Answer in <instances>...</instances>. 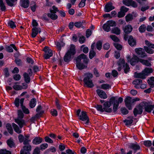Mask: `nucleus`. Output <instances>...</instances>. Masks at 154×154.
I'll return each instance as SVG.
<instances>
[{"label": "nucleus", "instance_id": "nucleus-1", "mask_svg": "<svg viewBox=\"0 0 154 154\" xmlns=\"http://www.w3.org/2000/svg\"><path fill=\"white\" fill-rule=\"evenodd\" d=\"M76 53L75 45L72 44H71L69 49L67 51L64 56L63 60H60L59 64L61 65H62L64 62H65V63L67 64L69 63L73 58Z\"/></svg>", "mask_w": 154, "mask_h": 154}, {"label": "nucleus", "instance_id": "nucleus-2", "mask_svg": "<svg viewBox=\"0 0 154 154\" xmlns=\"http://www.w3.org/2000/svg\"><path fill=\"white\" fill-rule=\"evenodd\" d=\"M76 67H87L89 59L84 54H80L75 59Z\"/></svg>", "mask_w": 154, "mask_h": 154}, {"label": "nucleus", "instance_id": "nucleus-3", "mask_svg": "<svg viewBox=\"0 0 154 154\" xmlns=\"http://www.w3.org/2000/svg\"><path fill=\"white\" fill-rule=\"evenodd\" d=\"M153 72V69L151 68H145L141 72H135L134 73V77L135 78H139L145 79L146 77Z\"/></svg>", "mask_w": 154, "mask_h": 154}, {"label": "nucleus", "instance_id": "nucleus-4", "mask_svg": "<svg viewBox=\"0 0 154 154\" xmlns=\"http://www.w3.org/2000/svg\"><path fill=\"white\" fill-rule=\"evenodd\" d=\"M84 76L83 82L84 84L87 87L93 88L94 86V85L91 79L93 76L92 74L90 72H86L84 73Z\"/></svg>", "mask_w": 154, "mask_h": 154}, {"label": "nucleus", "instance_id": "nucleus-5", "mask_svg": "<svg viewBox=\"0 0 154 154\" xmlns=\"http://www.w3.org/2000/svg\"><path fill=\"white\" fill-rule=\"evenodd\" d=\"M140 105L143 106V108H144L145 111L148 112H151L154 108V105H150L149 102L146 101H143L141 103Z\"/></svg>", "mask_w": 154, "mask_h": 154}, {"label": "nucleus", "instance_id": "nucleus-6", "mask_svg": "<svg viewBox=\"0 0 154 154\" xmlns=\"http://www.w3.org/2000/svg\"><path fill=\"white\" fill-rule=\"evenodd\" d=\"M127 59L128 61L130 62V64L132 66H134L137 63L139 62H140V59L137 56L134 55L133 57L131 58L130 56L127 57Z\"/></svg>", "mask_w": 154, "mask_h": 154}, {"label": "nucleus", "instance_id": "nucleus-7", "mask_svg": "<svg viewBox=\"0 0 154 154\" xmlns=\"http://www.w3.org/2000/svg\"><path fill=\"white\" fill-rule=\"evenodd\" d=\"M135 51L140 57L145 58L147 56V55L145 53L144 49L140 48H136L135 49Z\"/></svg>", "mask_w": 154, "mask_h": 154}, {"label": "nucleus", "instance_id": "nucleus-8", "mask_svg": "<svg viewBox=\"0 0 154 154\" xmlns=\"http://www.w3.org/2000/svg\"><path fill=\"white\" fill-rule=\"evenodd\" d=\"M123 4L127 6H131L134 8L137 6V3L132 0H123Z\"/></svg>", "mask_w": 154, "mask_h": 154}, {"label": "nucleus", "instance_id": "nucleus-9", "mask_svg": "<svg viewBox=\"0 0 154 154\" xmlns=\"http://www.w3.org/2000/svg\"><path fill=\"white\" fill-rule=\"evenodd\" d=\"M124 101L126 107L129 109H131L132 104L133 103L131 97L128 96L125 98Z\"/></svg>", "mask_w": 154, "mask_h": 154}, {"label": "nucleus", "instance_id": "nucleus-10", "mask_svg": "<svg viewBox=\"0 0 154 154\" xmlns=\"http://www.w3.org/2000/svg\"><path fill=\"white\" fill-rule=\"evenodd\" d=\"M79 119L82 121H86L85 123L86 125H88L89 123V118L87 115L86 112H82L81 115L79 116Z\"/></svg>", "mask_w": 154, "mask_h": 154}, {"label": "nucleus", "instance_id": "nucleus-11", "mask_svg": "<svg viewBox=\"0 0 154 154\" xmlns=\"http://www.w3.org/2000/svg\"><path fill=\"white\" fill-rule=\"evenodd\" d=\"M115 7L112 5V3L111 2H108L105 5L104 11L106 12H109L114 9Z\"/></svg>", "mask_w": 154, "mask_h": 154}, {"label": "nucleus", "instance_id": "nucleus-12", "mask_svg": "<svg viewBox=\"0 0 154 154\" xmlns=\"http://www.w3.org/2000/svg\"><path fill=\"white\" fill-rule=\"evenodd\" d=\"M31 150V145L28 144L23 147V149L20 151V154H30L29 151Z\"/></svg>", "mask_w": 154, "mask_h": 154}, {"label": "nucleus", "instance_id": "nucleus-13", "mask_svg": "<svg viewBox=\"0 0 154 154\" xmlns=\"http://www.w3.org/2000/svg\"><path fill=\"white\" fill-rule=\"evenodd\" d=\"M86 25V23L85 21L84 20L76 22L75 23V26L77 28L81 27L82 29H84L85 28V26Z\"/></svg>", "mask_w": 154, "mask_h": 154}, {"label": "nucleus", "instance_id": "nucleus-14", "mask_svg": "<svg viewBox=\"0 0 154 154\" xmlns=\"http://www.w3.org/2000/svg\"><path fill=\"white\" fill-rule=\"evenodd\" d=\"M117 64L119 66L118 67H129V65L125 62L124 59L120 58L117 62Z\"/></svg>", "mask_w": 154, "mask_h": 154}, {"label": "nucleus", "instance_id": "nucleus-15", "mask_svg": "<svg viewBox=\"0 0 154 154\" xmlns=\"http://www.w3.org/2000/svg\"><path fill=\"white\" fill-rule=\"evenodd\" d=\"M128 43L131 47H134L136 45L137 41L132 35H130L128 39Z\"/></svg>", "mask_w": 154, "mask_h": 154}, {"label": "nucleus", "instance_id": "nucleus-16", "mask_svg": "<svg viewBox=\"0 0 154 154\" xmlns=\"http://www.w3.org/2000/svg\"><path fill=\"white\" fill-rule=\"evenodd\" d=\"M143 106L140 105V103L138 106L135 108L133 111L134 115L136 116L137 114H141L143 112Z\"/></svg>", "mask_w": 154, "mask_h": 154}, {"label": "nucleus", "instance_id": "nucleus-17", "mask_svg": "<svg viewBox=\"0 0 154 154\" xmlns=\"http://www.w3.org/2000/svg\"><path fill=\"white\" fill-rule=\"evenodd\" d=\"M111 105L110 102L108 101H106L103 104L104 109L105 111L107 112H110L112 111L111 108H109Z\"/></svg>", "mask_w": 154, "mask_h": 154}, {"label": "nucleus", "instance_id": "nucleus-18", "mask_svg": "<svg viewBox=\"0 0 154 154\" xmlns=\"http://www.w3.org/2000/svg\"><path fill=\"white\" fill-rule=\"evenodd\" d=\"M97 93L98 96L101 98L106 99L107 96L105 92L103 90L98 89L96 91Z\"/></svg>", "mask_w": 154, "mask_h": 154}, {"label": "nucleus", "instance_id": "nucleus-19", "mask_svg": "<svg viewBox=\"0 0 154 154\" xmlns=\"http://www.w3.org/2000/svg\"><path fill=\"white\" fill-rule=\"evenodd\" d=\"M15 122L19 125L20 128H22L24 125H26L25 121L23 119L17 118L14 119Z\"/></svg>", "mask_w": 154, "mask_h": 154}, {"label": "nucleus", "instance_id": "nucleus-20", "mask_svg": "<svg viewBox=\"0 0 154 154\" xmlns=\"http://www.w3.org/2000/svg\"><path fill=\"white\" fill-rule=\"evenodd\" d=\"M123 29L124 32L126 34H128L130 33L132 31L133 27L130 24H128L125 26Z\"/></svg>", "mask_w": 154, "mask_h": 154}, {"label": "nucleus", "instance_id": "nucleus-21", "mask_svg": "<svg viewBox=\"0 0 154 154\" xmlns=\"http://www.w3.org/2000/svg\"><path fill=\"white\" fill-rule=\"evenodd\" d=\"M44 111L43 110H41L39 113L36 114L34 116L32 117L30 119L31 122H33L37 119L41 117L44 113Z\"/></svg>", "mask_w": 154, "mask_h": 154}, {"label": "nucleus", "instance_id": "nucleus-22", "mask_svg": "<svg viewBox=\"0 0 154 154\" xmlns=\"http://www.w3.org/2000/svg\"><path fill=\"white\" fill-rule=\"evenodd\" d=\"M24 100V98H22L20 100V106H21L23 112L26 114H28L29 113V109H28L26 108L25 106H23Z\"/></svg>", "mask_w": 154, "mask_h": 154}, {"label": "nucleus", "instance_id": "nucleus-23", "mask_svg": "<svg viewBox=\"0 0 154 154\" xmlns=\"http://www.w3.org/2000/svg\"><path fill=\"white\" fill-rule=\"evenodd\" d=\"M140 63L145 66L149 67L152 66V62L146 60L140 59Z\"/></svg>", "mask_w": 154, "mask_h": 154}, {"label": "nucleus", "instance_id": "nucleus-24", "mask_svg": "<svg viewBox=\"0 0 154 154\" xmlns=\"http://www.w3.org/2000/svg\"><path fill=\"white\" fill-rule=\"evenodd\" d=\"M43 139L40 137H35L32 140L33 144L37 145L41 143Z\"/></svg>", "mask_w": 154, "mask_h": 154}, {"label": "nucleus", "instance_id": "nucleus-25", "mask_svg": "<svg viewBox=\"0 0 154 154\" xmlns=\"http://www.w3.org/2000/svg\"><path fill=\"white\" fill-rule=\"evenodd\" d=\"M29 0H22L21 6L24 8H28L29 5Z\"/></svg>", "mask_w": 154, "mask_h": 154}, {"label": "nucleus", "instance_id": "nucleus-26", "mask_svg": "<svg viewBox=\"0 0 154 154\" xmlns=\"http://www.w3.org/2000/svg\"><path fill=\"white\" fill-rule=\"evenodd\" d=\"M28 74L27 72H24L23 74V76L25 81L26 83H29L30 81V76Z\"/></svg>", "mask_w": 154, "mask_h": 154}, {"label": "nucleus", "instance_id": "nucleus-27", "mask_svg": "<svg viewBox=\"0 0 154 154\" xmlns=\"http://www.w3.org/2000/svg\"><path fill=\"white\" fill-rule=\"evenodd\" d=\"M38 28L37 27H33L32 29V32L31 34V37L32 38H34L36 37L38 34Z\"/></svg>", "mask_w": 154, "mask_h": 154}, {"label": "nucleus", "instance_id": "nucleus-28", "mask_svg": "<svg viewBox=\"0 0 154 154\" xmlns=\"http://www.w3.org/2000/svg\"><path fill=\"white\" fill-rule=\"evenodd\" d=\"M129 147L130 148L134 150V153H135L137 150L139 149L140 148V147L139 145L134 144H130L129 145Z\"/></svg>", "mask_w": 154, "mask_h": 154}, {"label": "nucleus", "instance_id": "nucleus-29", "mask_svg": "<svg viewBox=\"0 0 154 154\" xmlns=\"http://www.w3.org/2000/svg\"><path fill=\"white\" fill-rule=\"evenodd\" d=\"M47 15L49 17L53 20H55L58 18V16L55 14L48 13Z\"/></svg>", "mask_w": 154, "mask_h": 154}, {"label": "nucleus", "instance_id": "nucleus-30", "mask_svg": "<svg viewBox=\"0 0 154 154\" xmlns=\"http://www.w3.org/2000/svg\"><path fill=\"white\" fill-rule=\"evenodd\" d=\"M12 125L14 131L18 134H20L21 132V130H20L18 126L14 123H12Z\"/></svg>", "mask_w": 154, "mask_h": 154}, {"label": "nucleus", "instance_id": "nucleus-31", "mask_svg": "<svg viewBox=\"0 0 154 154\" xmlns=\"http://www.w3.org/2000/svg\"><path fill=\"white\" fill-rule=\"evenodd\" d=\"M102 27L103 30L107 32H109L111 30L110 27L109 25L107 23V22L106 23H105L103 24Z\"/></svg>", "mask_w": 154, "mask_h": 154}, {"label": "nucleus", "instance_id": "nucleus-32", "mask_svg": "<svg viewBox=\"0 0 154 154\" xmlns=\"http://www.w3.org/2000/svg\"><path fill=\"white\" fill-rule=\"evenodd\" d=\"M111 32L117 35H119L120 33V30L119 28L116 27L112 28Z\"/></svg>", "mask_w": 154, "mask_h": 154}, {"label": "nucleus", "instance_id": "nucleus-33", "mask_svg": "<svg viewBox=\"0 0 154 154\" xmlns=\"http://www.w3.org/2000/svg\"><path fill=\"white\" fill-rule=\"evenodd\" d=\"M147 82L151 87H154V77H150L149 79L148 80Z\"/></svg>", "mask_w": 154, "mask_h": 154}, {"label": "nucleus", "instance_id": "nucleus-34", "mask_svg": "<svg viewBox=\"0 0 154 154\" xmlns=\"http://www.w3.org/2000/svg\"><path fill=\"white\" fill-rule=\"evenodd\" d=\"M0 8L2 11H5L6 10V7L3 0H0Z\"/></svg>", "mask_w": 154, "mask_h": 154}, {"label": "nucleus", "instance_id": "nucleus-35", "mask_svg": "<svg viewBox=\"0 0 154 154\" xmlns=\"http://www.w3.org/2000/svg\"><path fill=\"white\" fill-rule=\"evenodd\" d=\"M143 48L145 52L146 51L148 53L150 54H152L153 53L154 51L149 47L146 46H144Z\"/></svg>", "mask_w": 154, "mask_h": 154}, {"label": "nucleus", "instance_id": "nucleus-36", "mask_svg": "<svg viewBox=\"0 0 154 154\" xmlns=\"http://www.w3.org/2000/svg\"><path fill=\"white\" fill-rule=\"evenodd\" d=\"M8 26H10L12 29H14L16 27V25L13 20H9L8 22Z\"/></svg>", "mask_w": 154, "mask_h": 154}, {"label": "nucleus", "instance_id": "nucleus-37", "mask_svg": "<svg viewBox=\"0 0 154 154\" xmlns=\"http://www.w3.org/2000/svg\"><path fill=\"white\" fill-rule=\"evenodd\" d=\"M125 18L126 21L127 22H128L132 20L133 19V15L131 14H129L125 16Z\"/></svg>", "mask_w": 154, "mask_h": 154}, {"label": "nucleus", "instance_id": "nucleus-38", "mask_svg": "<svg viewBox=\"0 0 154 154\" xmlns=\"http://www.w3.org/2000/svg\"><path fill=\"white\" fill-rule=\"evenodd\" d=\"M85 45H82L80 47V50H82L83 53L85 54H87L88 53L89 49L88 47H85Z\"/></svg>", "mask_w": 154, "mask_h": 154}, {"label": "nucleus", "instance_id": "nucleus-39", "mask_svg": "<svg viewBox=\"0 0 154 154\" xmlns=\"http://www.w3.org/2000/svg\"><path fill=\"white\" fill-rule=\"evenodd\" d=\"M97 48L99 51L102 48V42L101 40L98 41L96 44Z\"/></svg>", "mask_w": 154, "mask_h": 154}, {"label": "nucleus", "instance_id": "nucleus-40", "mask_svg": "<svg viewBox=\"0 0 154 154\" xmlns=\"http://www.w3.org/2000/svg\"><path fill=\"white\" fill-rule=\"evenodd\" d=\"M50 51L48 52V53H45L44 55V57L45 59H48L53 55L52 52H51Z\"/></svg>", "mask_w": 154, "mask_h": 154}, {"label": "nucleus", "instance_id": "nucleus-41", "mask_svg": "<svg viewBox=\"0 0 154 154\" xmlns=\"http://www.w3.org/2000/svg\"><path fill=\"white\" fill-rule=\"evenodd\" d=\"M36 99L33 98L31 100L29 103V106L31 108H33L34 107L36 103Z\"/></svg>", "mask_w": 154, "mask_h": 154}, {"label": "nucleus", "instance_id": "nucleus-42", "mask_svg": "<svg viewBox=\"0 0 154 154\" xmlns=\"http://www.w3.org/2000/svg\"><path fill=\"white\" fill-rule=\"evenodd\" d=\"M6 127L9 132L11 134H12L13 132V131L11 125L9 123H8L6 125Z\"/></svg>", "mask_w": 154, "mask_h": 154}, {"label": "nucleus", "instance_id": "nucleus-43", "mask_svg": "<svg viewBox=\"0 0 154 154\" xmlns=\"http://www.w3.org/2000/svg\"><path fill=\"white\" fill-rule=\"evenodd\" d=\"M107 23L109 25L110 27L116 26V22L113 20H109L107 22Z\"/></svg>", "mask_w": 154, "mask_h": 154}, {"label": "nucleus", "instance_id": "nucleus-44", "mask_svg": "<svg viewBox=\"0 0 154 154\" xmlns=\"http://www.w3.org/2000/svg\"><path fill=\"white\" fill-rule=\"evenodd\" d=\"M17 0H5L6 2L8 5L10 7H12L14 6V3Z\"/></svg>", "mask_w": 154, "mask_h": 154}, {"label": "nucleus", "instance_id": "nucleus-45", "mask_svg": "<svg viewBox=\"0 0 154 154\" xmlns=\"http://www.w3.org/2000/svg\"><path fill=\"white\" fill-rule=\"evenodd\" d=\"M146 30V26L144 24H142L139 28V31L140 33L144 32Z\"/></svg>", "mask_w": 154, "mask_h": 154}, {"label": "nucleus", "instance_id": "nucleus-46", "mask_svg": "<svg viewBox=\"0 0 154 154\" xmlns=\"http://www.w3.org/2000/svg\"><path fill=\"white\" fill-rule=\"evenodd\" d=\"M96 53L93 49L90 50L89 53V57L91 59H92L96 55Z\"/></svg>", "mask_w": 154, "mask_h": 154}, {"label": "nucleus", "instance_id": "nucleus-47", "mask_svg": "<svg viewBox=\"0 0 154 154\" xmlns=\"http://www.w3.org/2000/svg\"><path fill=\"white\" fill-rule=\"evenodd\" d=\"M113 45L117 50L119 51L122 50V46L120 44L118 43H113Z\"/></svg>", "mask_w": 154, "mask_h": 154}, {"label": "nucleus", "instance_id": "nucleus-48", "mask_svg": "<svg viewBox=\"0 0 154 154\" xmlns=\"http://www.w3.org/2000/svg\"><path fill=\"white\" fill-rule=\"evenodd\" d=\"M111 87V86L108 84H102L100 88L104 90H106L109 89Z\"/></svg>", "mask_w": 154, "mask_h": 154}, {"label": "nucleus", "instance_id": "nucleus-49", "mask_svg": "<svg viewBox=\"0 0 154 154\" xmlns=\"http://www.w3.org/2000/svg\"><path fill=\"white\" fill-rule=\"evenodd\" d=\"M95 107L97 109L98 111L101 112H103L104 111H105L104 108H103L102 106L101 105L97 104L95 106Z\"/></svg>", "mask_w": 154, "mask_h": 154}, {"label": "nucleus", "instance_id": "nucleus-50", "mask_svg": "<svg viewBox=\"0 0 154 154\" xmlns=\"http://www.w3.org/2000/svg\"><path fill=\"white\" fill-rule=\"evenodd\" d=\"M53 10L50 9V11L51 13L56 14L57 12H59L60 11L58 9L55 5H53L52 7Z\"/></svg>", "mask_w": 154, "mask_h": 154}, {"label": "nucleus", "instance_id": "nucleus-51", "mask_svg": "<svg viewBox=\"0 0 154 154\" xmlns=\"http://www.w3.org/2000/svg\"><path fill=\"white\" fill-rule=\"evenodd\" d=\"M142 81L140 79H137L133 81L132 83L134 85H139L142 83Z\"/></svg>", "mask_w": 154, "mask_h": 154}, {"label": "nucleus", "instance_id": "nucleus-52", "mask_svg": "<svg viewBox=\"0 0 154 154\" xmlns=\"http://www.w3.org/2000/svg\"><path fill=\"white\" fill-rule=\"evenodd\" d=\"M7 143L8 146L11 148L14 147L15 146V144L11 140L9 139L7 141Z\"/></svg>", "mask_w": 154, "mask_h": 154}, {"label": "nucleus", "instance_id": "nucleus-53", "mask_svg": "<svg viewBox=\"0 0 154 154\" xmlns=\"http://www.w3.org/2000/svg\"><path fill=\"white\" fill-rule=\"evenodd\" d=\"M110 37L114 42H119V38L115 35H110Z\"/></svg>", "mask_w": 154, "mask_h": 154}, {"label": "nucleus", "instance_id": "nucleus-54", "mask_svg": "<svg viewBox=\"0 0 154 154\" xmlns=\"http://www.w3.org/2000/svg\"><path fill=\"white\" fill-rule=\"evenodd\" d=\"M129 9L128 8H126L124 6H123L121 7L120 11L125 14L128 11Z\"/></svg>", "mask_w": 154, "mask_h": 154}, {"label": "nucleus", "instance_id": "nucleus-55", "mask_svg": "<svg viewBox=\"0 0 154 154\" xmlns=\"http://www.w3.org/2000/svg\"><path fill=\"white\" fill-rule=\"evenodd\" d=\"M18 117L17 118L22 119L24 117V114L21 110H18Z\"/></svg>", "mask_w": 154, "mask_h": 154}, {"label": "nucleus", "instance_id": "nucleus-56", "mask_svg": "<svg viewBox=\"0 0 154 154\" xmlns=\"http://www.w3.org/2000/svg\"><path fill=\"white\" fill-rule=\"evenodd\" d=\"M15 62L18 66H21L22 63V60L18 58L15 59Z\"/></svg>", "mask_w": 154, "mask_h": 154}, {"label": "nucleus", "instance_id": "nucleus-57", "mask_svg": "<svg viewBox=\"0 0 154 154\" xmlns=\"http://www.w3.org/2000/svg\"><path fill=\"white\" fill-rule=\"evenodd\" d=\"M92 31L90 29H87L86 31V36L87 38H89L91 35Z\"/></svg>", "mask_w": 154, "mask_h": 154}, {"label": "nucleus", "instance_id": "nucleus-58", "mask_svg": "<svg viewBox=\"0 0 154 154\" xmlns=\"http://www.w3.org/2000/svg\"><path fill=\"white\" fill-rule=\"evenodd\" d=\"M6 50L9 53L12 52L13 51V50L12 48V47L10 46H6L5 47Z\"/></svg>", "mask_w": 154, "mask_h": 154}, {"label": "nucleus", "instance_id": "nucleus-59", "mask_svg": "<svg viewBox=\"0 0 154 154\" xmlns=\"http://www.w3.org/2000/svg\"><path fill=\"white\" fill-rule=\"evenodd\" d=\"M26 60L27 63L29 64H33L34 63V61L30 57H27L26 58Z\"/></svg>", "mask_w": 154, "mask_h": 154}, {"label": "nucleus", "instance_id": "nucleus-60", "mask_svg": "<svg viewBox=\"0 0 154 154\" xmlns=\"http://www.w3.org/2000/svg\"><path fill=\"white\" fill-rule=\"evenodd\" d=\"M122 113L123 115H126L128 113V110L125 107L122 108L121 109Z\"/></svg>", "mask_w": 154, "mask_h": 154}, {"label": "nucleus", "instance_id": "nucleus-61", "mask_svg": "<svg viewBox=\"0 0 154 154\" xmlns=\"http://www.w3.org/2000/svg\"><path fill=\"white\" fill-rule=\"evenodd\" d=\"M0 154H11V153L6 149H1L0 150Z\"/></svg>", "mask_w": 154, "mask_h": 154}, {"label": "nucleus", "instance_id": "nucleus-62", "mask_svg": "<svg viewBox=\"0 0 154 154\" xmlns=\"http://www.w3.org/2000/svg\"><path fill=\"white\" fill-rule=\"evenodd\" d=\"M125 15V14L120 11L117 14V17L118 18H122Z\"/></svg>", "mask_w": 154, "mask_h": 154}, {"label": "nucleus", "instance_id": "nucleus-63", "mask_svg": "<svg viewBox=\"0 0 154 154\" xmlns=\"http://www.w3.org/2000/svg\"><path fill=\"white\" fill-rule=\"evenodd\" d=\"M114 57L116 59H118L120 57V51H115Z\"/></svg>", "mask_w": 154, "mask_h": 154}, {"label": "nucleus", "instance_id": "nucleus-64", "mask_svg": "<svg viewBox=\"0 0 154 154\" xmlns=\"http://www.w3.org/2000/svg\"><path fill=\"white\" fill-rule=\"evenodd\" d=\"M110 47V45L108 43H105L103 45V48L104 50H108Z\"/></svg>", "mask_w": 154, "mask_h": 154}]
</instances>
